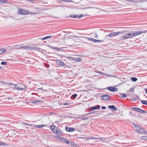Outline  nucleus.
<instances>
[{
  "instance_id": "1",
  "label": "nucleus",
  "mask_w": 147,
  "mask_h": 147,
  "mask_svg": "<svg viewBox=\"0 0 147 147\" xmlns=\"http://www.w3.org/2000/svg\"><path fill=\"white\" fill-rule=\"evenodd\" d=\"M136 130V131L140 134H147V132L139 125L137 126Z\"/></svg>"
},
{
  "instance_id": "2",
  "label": "nucleus",
  "mask_w": 147,
  "mask_h": 147,
  "mask_svg": "<svg viewBox=\"0 0 147 147\" xmlns=\"http://www.w3.org/2000/svg\"><path fill=\"white\" fill-rule=\"evenodd\" d=\"M136 36L135 33H134V32H131L126 34L123 37V39L126 38H130L133 36Z\"/></svg>"
},
{
  "instance_id": "3",
  "label": "nucleus",
  "mask_w": 147,
  "mask_h": 147,
  "mask_svg": "<svg viewBox=\"0 0 147 147\" xmlns=\"http://www.w3.org/2000/svg\"><path fill=\"white\" fill-rule=\"evenodd\" d=\"M16 88L20 90H22L25 89L26 87L25 86L22 84H19L18 85L15 86Z\"/></svg>"
},
{
  "instance_id": "4",
  "label": "nucleus",
  "mask_w": 147,
  "mask_h": 147,
  "mask_svg": "<svg viewBox=\"0 0 147 147\" xmlns=\"http://www.w3.org/2000/svg\"><path fill=\"white\" fill-rule=\"evenodd\" d=\"M107 89L112 92H116L117 90V88L112 86L109 87Z\"/></svg>"
},
{
  "instance_id": "5",
  "label": "nucleus",
  "mask_w": 147,
  "mask_h": 147,
  "mask_svg": "<svg viewBox=\"0 0 147 147\" xmlns=\"http://www.w3.org/2000/svg\"><path fill=\"white\" fill-rule=\"evenodd\" d=\"M50 128L54 133H55L57 132V130H58L57 127L54 125H51L50 127Z\"/></svg>"
},
{
  "instance_id": "6",
  "label": "nucleus",
  "mask_w": 147,
  "mask_h": 147,
  "mask_svg": "<svg viewBox=\"0 0 147 147\" xmlns=\"http://www.w3.org/2000/svg\"><path fill=\"white\" fill-rule=\"evenodd\" d=\"M56 63L58 65L61 66H64L65 65V63L62 61L59 60H58L56 61Z\"/></svg>"
},
{
  "instance_id": "7",
  "label": "nucleus",
  "mask_w": 147,
  "mask_h": 147,
  "mask_svg": "<svg viewBox=\"0 0 147 147\" xmlns=\"http://www.w3.org/2000/svg\"><path fill=\"white\" fill-rule=\"evenodd\" d=\"M119 34V32H111L109 34V35H107V36H110V37H112L113 36H115L116 35H118Z\"/></svg>"
},
{
  "instance_id": "8",
  "label": "nucleus",
  "mask_w": 147,
  "mask_h": 147,
  "mask_svg": "<svg viewBox=\"0 0 147 147\" xmlns=\"http://www.w3.org/2000/svg\"><path fill=\"white\" fill-rule=\"evenodd\" d=\"M110 96L107 95H104L101 97V99L104 100H106L109 99Z\"/></svg>"
},
{
  "instance_id": "9",
  "label": "nucleus",
  "mask_w": 147,
  "mask_h": 147,
  "mask_svg": "<svg viewBox=\"0 0 147 147\" xmlns=\"http://www.w3.org/2000/svg\"><path fill=\"white\" fill-rule=\"evenodd\" d=\"M65 129L68 132H73L75 130V129L72 127H66Z\"/></svg>"
},
{
  "instance_id": "10",
  "label": "nucleus",
  "mask_w": 147,
  "mask_h": 147,
  "mask_svg": "<svg viewBox=\"0 0 147 147\" xmlns=\"http://www.w3.org/2000/svg\"><path fill=\"white\" fill-rule=\"evenodd\" d=\"M100 108V105H97L94 107H92L91 108V111H93L96 109H98Z\"/></svg>"
},
{
  "instance_id": "11",
  "label": "nucleus",
  "mask_w": 147,
  "mask_h": 147,
  "mask_svg": "<svg viewBox=\"0 0 147 147\" xmlns=\"http://www.w3.org/2000/svg\"><path fill=\"white\" fill-rule=\"evenodd\" d=\"M82 16V15H80L79 16L78 15H70V17L71 18H81Z\"/></svg>"
},
{
  "instance_id": "12",
  "label": "nucleus",
  "mask_w": 147,
  "mask_h": 147,
  "mask_svg": "<svg viewBox=\"0 0 147 147\" xmlns=\"http://www.w3.org/2000/svg\"><path fill=\"white\" fill-rule=\"evenodd\" d=\"M109 109H112V111H115L117 110V108L115 107L114 105H109L108 106Z\"/></svg>"
},
{
  "instance_id": "13",
  "label": "nucleus",
  "mask_w": 147,
  "mask_h": 147,
  "mask_svg": "<svg viewBox=\"0 0 147 147\" xmlns=\"http://www.w3.org/2000/svg\"><path fill=\"white\" fill-rule=\"evenodd\" d=\"M22 49H26L28 50L31 49L32 47L29 46H22Z\"/></svg>"
},
{
  "instance_id": "14",
  "label": "nucleus",
  "mask_w": 147,
  "mask_h": 147,
  "mask_svg": "<svg viewBox=\"0 0 147 147\" xmlns=\"http://www.w3.org/2000/svg\"><path fill=\"white\" fill-rule=\"evenodd\" d=\"M62 140V141H63V142H64L65 141H66V143L68 144L70 143V141L69 140H67L66 139L63 138H60Z\"/></svg>"
},
{
  "instance_id": "15",
  "label": "nucleus",
  "mask_w": 147,
  "mask_h": 147,
  "mask_svg": "<svg viewBox=\"0 0 147 147\" xmlns=\"http://www.w3.org/2000/svg\"><path fill=\"white\" fill-rule=\"evenodd\" d=\"M32 50H36L38 51H40L41 49L37 47H32Z\"/></svg>"
},
{
  "instance_id": "16",
  "label": "nucleus",
  "mask_w": 147,
  "mask_h": 147,
  "mask_svg": "<svg viewBox=\"0 0 147 147\" xmlns=\"http://www.w3.org/2000/svg\"><path fill=\"white\" fill-rule=\"evenodd\" d=\"M98 111L92 112L90 113H88L86 114L83 115H95L96 114V113Z\"/></svg>"
},
{
  "instance_id": "17",
  "label": "nucleus",
  "mask_w": 147,
  "mask_h": 147,
  "mask_svg": "<svg viewBox=\"0 0 147 147\" xmlns=\"http://www.w3.org/2000/svg\"><path fill=\"white\" fill-rule=\"evenodd\" d=\"M46 125H35L34 126H33V127H39V128H42L43 127H45Z\"/></svg>"
},
{
  "instance_id": "18",
  "label": "nucleus",
  "mask_w": 147,
  "mask_h": 147,
  "mask_svg": "<svg viewBox=\"0 0 147 147\" xmlns=\"http://www.w3.org/2000/svg\"><path fill=\"white\" fill-rule=\"evenodd\" d=\"M134 33H135L136 36V35L140 34L142 33V32L140 31H133Z\"/></svg>"
},
{
  "instance_id": "19",
  "label": "nucleus",
  "mask_w": 147,
  "mask_h": 147,
  "mask_svg": "<svg viewBox=\"0 0 147 147\" xmlns=\"http://www.w3.org/2000/svg\"><path fill=\"white\" fill-rule=\"evenodd\" d=\"M55 133L58 135H61L62 134L63 132H61V130L58 129V130Z\"/></svg>"
},
{
  "instance_id": "20",
  "label": "nucleus",
  "mask_w": 147,
  "mask_h": 147,
  "mask_svg": "<svg viewBox=\"0 0 147 147\" xmlns=\"http://www.w3.org/2000/svg\"><path fill=\"white\" fill-rule=\"evenodd\" d=\"M104 40H105L104 39H103L102 40H100L95 39H94L93 38V41H94L95 42H104Z\"/></svg>"
},
{
  "instance_id": "21",
  "label": "nucleus",
  "mask_w": 147,
  "mask_h": 147,
  "mask_svg": "<svg viewBox=\"0 0 147 147\" xmlns=\"http://www.w3.org/2000/svg\"><path fill=\"white\" fill-rule=\"evenodd\" d=\"M120 95L121 96V98H125L127 97V95L125 94L121 93Z\"/></svg>"
},
{
  "instance_id": "22",
  "label": "nucleus",
  "mask_w": 147,
  "mask_h": 147,
  "mask_svg": "<svg viewBox=\"0 0 147 147\" xmlns=\"http://www.w3.org/2000/svg\"><path fill=\"white\" fill-rule=\"evenodd\" d=\"M7 50V49H6L4 50L3 49H0V54H2L5 52Z\"/></svg>"
},
{
  "instance_id": "23",
  "label": "nucleus",
  "mask_w": 147,
  "mask_h": 147,
  "mask_svg": "<svg viewBox=\"0 0 147 147\" xmlns=\"http://www.w3.org/2000/svg\"><path fill=\"white\" fill-rule=\"evenodd\" d=\"M131 80L132 81L135 82L138 79L135 77H132L131 78Z\"/></svg>"
},
{
  "instance_id": "24",
  "label": "nucleus",
  "mask_w": 147,
  "mask_h": 147,
  "mask_svg": "<svg viewBox=\"0 0 147 147\" xmlns=\"http://www.w3.org/2000/svg\"><path fill=\"white\" fill-rule=\"evenodd\" d=\"M52 37V36H47L46 37H44V38H43L41 39L42 40H44L46 39H47L49 38H51Z\"/></svg>"
},
{
  "instance_id": "25",
  "label": "nucleus",
  "mask_w": 147,
  "mask_h": 147,
  "mask_svg": "<svg viewBox=\"0 0 147 147\" xmlns=\"http://www.w3.org/2000/svg\"><path fill=\"white\" fill-rule=\"evenodd\" d=\"M41 101L39 100H36L32 101L31 103H36L38 102H40Z\"/></svg>"
},
{
  "instance_id": "26",
  "label": "nucleus",
  "mask_w": 147,
  "mask_h": 147,
  "mask_svg": "<svg viewBox=\"0 0 147 147\" xmlns=\"http://www.w3.org/2000/svg\"><path fill=\"white\" fill-rule=\"evenodd\" d=\"M51 47V49H54L58 50L59 51L61 50V48H57V47H54L53 46Z\"/></svg>"
},
{
  "instance_id": "27",
  "label": "nucleus",
  "mask_w": 147,
  "mask_h": 147,
  "mask_svg": "<svg viewBox=\"0 0 147 147\" xmlns=\"http://www.w3.org/2000/svg\"><path fill=\"white\" fill-rule=\"evenodd\" d=\"M77 96V94H73L71 96V98L72 99H74Z\"/></svg>"
},
{
  "instance_id": "28",
  "label": "nucleus",
  "mask_w": 147,
  "mask_h": 147,
  "mask_svg": "<svg viewBox=\"0 0 147 147\" xmlns=\"http://www.w3.org/2000/svg\"><path fill=\"white\" fill-rule=\"evenodd\" d=\"M24 11H23L22 9L19 10L18 11V13L20 14L24 15Z\"/></svg>"
},
{
  "instance_id": "29",
  "label": "nucleus",
  "mask_w": 147,
  "mask_h": 147,
  "mask_svg": "<svg viewBox=\"0 0 147 147\" xmlns=\"http://www.w3.org/2000/svg\"><path fill=\"white\" fill-rule=\"evenodd\" d=\"M139 108H138L137 107H133L131 108V109L133 110H134L136 111H137L138 112V111H139Z\"/></svg>"
},
{
  "instance_id": "30",
  "label": "nucleus",
  "mask_w": 147,
  "mask_h": 147,
  "mask_svg": "<svg viewBox=\"0 0 147 147\" xmlns=\"http://www.w3.org/2000/svg\"><path fill=\"white\" fill-rule=\"evenodd\" d=\"M138 112L142 113H146L145 111L143 110L140 108H139V111H138Z\"/></svg>"
},
{
  "instance_id": "31",
  "label": "nucleus",
  "mask_w": 147,
  "mask_h": 147,
  "mask_svg": "<svg viewBox=\"0 0 147 147\" xmlns=\"http://www.w3.org/2000/svg\"><path fill=\"white\" fill-rule=\"evenodd\" d=\"M17 46V45H15L14 46H13L12 47H10V48H9L10 49L9 50H12L15 49H17L16 48V47Z\"/></svg>"
},
{
  "instance_id": "32",
  "label": "nucleus",
  "mask_w": 147,
  "mask_h": 147,
  "mask_svg": "<svg viewBox=\"0 0 147 147\" xmlns=\"http://www.w3.org/2000/svg\"><path fill=\"white\" fill-rule=\"evenodd\" d=\"M141 103L143 104L147 105V100H142L141 101Z\"/></svg>"
},
{
  "instance_id": "33",
  "label": "nucleus",
  "mask_w": 147,
  "mask_h": 147,
  "mask_svg": "<svg viewBox=\"0 0 147 147\" xmlns=\"http://www.w3.org/2000/svg\"><path fill=\"white\" fill-rule=\"evenodd\" d=\"M81 60L82 58H76L75 61H76L77 62H80L81 61Z\"/></svg>"
},
{
  "instance_id": "34",
  "label": "nucleus",
  "mask_w": 147,
  "mask_h": 147,
  "mask_svg": "<svg viewBox=\"0 0 147 147\" xmlns=\"http://www.w3.org/2000/svg\"><path fill=\"white\" fill-rule=\"evenodd\" d=\"M23 124H24L25 125H26L28 126H32V125H31L30 124L28 123H23Z\"/></svg>"
},
{
  "instance_id": "35",
  "label": "nucleus",
  "mask_w": 147,
  "mask_h": 147,
  "mask_svg": "<svg viewBox=\"0 0 147 147\" xmlns=\"http://www.w3.org/2000/svg\"><path fill=\"white\" fill-rule=\"evenodd\" d=\"M81 119L82 120H85L88 119V118L86 117H81Z\"/></svg>"
},
{
  "instance_id": "36",
  "label": "nucleus",
  "mask_w": 147,
  "mask_h": 147,
  "mask_svg": "<svg viewBox=\"0 0 147 147\" xmlns=\"http://www.w3.org/2000/svg\"><path fill=\"white\" fill-rule=\"evenodd\" d=\"M91 138V139L95 140H97V139L101 140L100 138H96V137H92V138Z\"/></svg>"
},
{
  "instance_id": "37",
  "label": "nucleus",
  "mask_w": 147,
  "mask_h": 147,
  "mask_svg": "<svg viewBox=\"0 0 147 147\" xmlns=\"http://www.w3.org/2000/svg\"><path fill=\"white\" fill-rule=\"evenodd\" d=\"M1 64L2 65H6L7 64V63L6 62H2L1 63Z\"/></svg>"
},
{
  "instance_id": "38",
  "label": "nucleus",
  "mask_w": 147,
  "mask_h": 147,
  "mask_svg": "<svg viewBox=\"0 0 147 147\" xmlns=\"http://www.w3.org/2000/svg\"><path fill=\"white\" fill-rule=\"evenodd\" d=\"M129 1L132 2H136V3H138L140 2L138 1H135L133 0H129Z\"/></svg>"
},
{
  "instance_id": "39",
  "label": "nucleus",
  "mask_w": 147,
  "mask_h": 147,
  "mask_svg": "<svg viewBox=\"0 0 147 147\" xmlns=\"http://www.w3.org/2000/svg\"><path fill=\"white\" fill-rule=\"evenodd\" d=\"M24 13V15H27L28 14V12L27 11H24L23 12Z\"/></svg>"
},
{
  "instance_id": "40",
  "label": "nucleus",
  "mask_w": 147,
  "mask_h": 147,
  "mask_svg": "<svg viewBox=\"0 0 147 147\" xmlns=\"http://www.w3.org/2000/svg\"><path fill=\"white\" fill-rule=\"evenodd\" d=\"M6 0H0V2L2 3H5L6 2Z\"/></svg>"
},
{
  "instance_id": "41",
  "label": "nucleus",
  "mask_w": 147,
  "mask_h": 147,
  "mask_svg": "<svg viewBox=\"0 0 147 147\" xmlns=\"http://www.w3.org/2000/svg\"><path fill=\"white\" fill-rule=\"evenodd\" d=\"M95 72H97L98 73H99V74H103V72H101L100 71H95Z\"/></svg>"
},
{
  "instance_id": "42",
  "label": "nucleus",
  "mask_w": 147,
  "mask_h": 147,
  "mask_svg": "<svg viewBox=\"0 0 147 147\" xmlns=\"http://www.w3.org/2000/svg\"><path fill=\"white\" fill-rule=\"evenodd\" d=\"M134 90V88H131L130 90L128 91L129 92H133Z\"/></svg>"
},
{
  "instance_id": "43",
  "label": "nucleus",
  "mask_w": 147,
  "mask_h": 147,
  "mask_svg": "<svg viewBox=\"0 0 147 147\" xmlns=\"http://www.w3.org/2000/svg\"><path fill=\"white\" fill-rule=\"evenodd\" d=\"M1 145L5 146V145H6V144L5 143H2L1 142H0V146H1Z\"/></svg>"
},
{
  "instance_id": "44",
  "label": "nucleus",
  "mask_w": 147,
  "mask_h": 147,
  "mask_svg": "<svg viewBox=\"0 0 147 147\" xmlns=\"http://www.w3.org/2000/svg\"><path fill=\"white\" fill-rule=\"evenodd\" d=\"M142 138L144 140H147V136H143Z\"/></svg>"
},
{
  "instance_id": "45",
  "label": "nucleus",
  "mask_w": 147,
  "mask_h": 147,
  "mask_svg": "<svg viewBox=\"0 0 147 147\" xmlns=\"http://www.w3.org/2000/svg\"><path fill=\"white\" fill-rule=\"evenodd\" d=\"M132 125L134 126H135V127L136 128H136L137 126H138L139 125H137L136 123H133L132 124Z\"/></svg>"
},
{
  "instance_id": "46",
  "label": "nucleus",
  "mask_w": 147,
  "mask_h": 147,
  "mask_svg": "<svg viewBox=\"0 0 147 147\" xmlns=\"http://www.w3.org/2000/svg\"><path fill=\"white\" fill-rule=\"evenodd\" d=\"M64 2H72V1H71L70 0H64Z\"/></svg>"
},
{
  "instance_id": "47",
  "label": "nucleus",
  "mask_w": 147,
  "mask_h": 147,
  "mask_svg": "<svg viewBox=\"0 0 147 147\" xmlns=\"http://www.w3.org/2000/svg\"><path fill=\"white\" fill-rule=\"evenodd\" d=\"M94 36L95 38H98V35L96 33H95Z\"/></svg>"
},
{
  "instance_id": "48",
  "label": "nucleus",
  "mask_w": 147,
  "mask_h": 147,
  "mask_svg": "<svg viewBox=\"0 0 147 147\" xmlns=\"http://www.w3.org/2000/svg\"><path fill=\"white\" fill-rule=\"evenodd\" d=\"M88 39L89 41H93V38H88Z\"/></svg>"
},
{
  "instance_id": "49",
  "label": "nucleus",
  "mask_w": 147,
  "mask_h": 147,
  "mask_svg": "<svg viewBox=\"0 0 147 147\" xmlns=\"http://www.w3.org/2000/svg\"><path fill=\"white\" fill-rule=\"evenodd\" d=\"M71 59L70 60H71L73 61H75L76 58H74V57H71Z\"/></svg>"
},
{
  "instance_id": "50",
  "label": "nucleus",
  "mask_w": 147,
  "mask_h": 147,
  "mask_svg": "<svg viewBox=\"0 0 147 147\" xmlns=\"http://www.w3.org/2000/svg\"><path fill=\"white\" fill-rule=\"evenodd\" d=\"M91 138H92V137H87L86 138V140H89L90 139H91Z\"/></svg>"
},
{
  "instance_id": "51",
  "label": "nucleus",
  "mask_w": 147,
  "mask_h": 147,
  "mask_svg": "<svg viewBox=\"0 0 147 147\" xmlns=\"http://www.w3.org/2000/svg\"><path fill=\"white\" fill-rule=\"evenodd\" d=\"M101 108L103 109H105L106 108V107L105 106H102L101 107Z\"/></svg>"
},
{
  "instance_id": "52",
  "label": "nucleus",
  "mask_w": 147,
  "mask_h": 147,
  "mask_svg": "<svg viewBox=\"0 0 147 147\" xmlns=\"http://www.w3.org/2000/svg\"><path fill=\"white\" fill-rule=\"evenodd\" d=\"M1 82L2 83H3L4 84H7V83H5V82H4L3 81H1Z\"/></svg>"
},
{
  "instance_id": "53",
  "label": "nucleus",
  "mask_w": 147,
  "mask_h": 147,
  "mask_svg": "<svg viewBox=\"0 0 147 147\" xmlns=\"http://www.w3.org/2000/svg\"><path fill=\"white\" fill-rule=\"evenodd\" d=\"M22 46H21L20 47H19V48H16V49H22Z\"/></svg>"
},
{
  "instance_id": "54",
  "label": "nucleus",
  "mask_w": 147,
  "mask_h": 147,
  "mask_svg": "<svg viewBox=\"0 0 147 147\" xmlns=\"http://www.w3.org/2000/svg\"><path fill=\"white\" fill-rule=\"evenodd\" d=\"M68 104V103H65L64 104V105H67Z\"/></svg>"
},
{
  "instance_id": "55",
  "label": "nucleus",
  "mask_w": 147,
  "mask_h": 147,
  "mask_svg": "<svg viewBox=\"0 0 147 147\" xmlns=\"http://www.w3.org/2000/svg\"><path fill=\"white\" fill-rule=\"evenodd\" d=\"M71 57H67V58H68V59H71Z\"/></svg>"
},
{
  "instance_id": "56",
  "label": "nucleus",
  "mask_w": 147,
  "mask_h": 147,
  "mask_svg": "<svg viewBox=\"0 0 147 147\" xmlns=\"http://www.w3.org/2000/svg\"><path fill=\"white\" fill-rule=\"evenodd\" d=\"M46 66L47 67H49L50 65H49L48 64L47 65H46Z\"/></svg>"
},
{
  "instance_id": "57",
  "label": "nucleus",
  "mask_w": 147,
  "mask_h": 147,
  "mask_svg": "<svg viewBox=\"0 0 147 147\" xmlns=\"http://www.w3.org/2000/svg\"><path fill=\"white\" fill-rule=\"evenodd\" d=\"M29 1L32 2L34 1V0H29Z\"/></svg>"
},
{
  "instance_id": "58",
  "label": "nucleus",
  "mask_w": 147,
  "mask_h": 147,
  "mask_svg": "<svg viewBox=\"0 0 147 147\" xmlns=\"http://www.w3.org/2000/svg\"><path fill=\"white\" fill-rule=\"evenodd\" d=\"M133 99V100L134 101V100H136V99H135V98H134Z\"/></svg>"
},
{
  "instance_id": "59",
  "label": "nucleus",
  "mask_w": 147,
  "mask_h": 147,
  "mask_svg": "<svg viewBox=\"0 0 147 147\" xmlns=\"http://www.w3.org/2000/svg\"><path fill=\"white\" fill-rule=\"evenodd\" d=\"M37 89L38 90H39V89H41V90H42V88H38Z\"/></svg>"
},
{
  "instance_id": "60",
  "label": "nucleus",
  "mask_w": 147,
  "mask_h": 147,
  "mask_svg": "<svg viewBox=\"0 0 147 147\" xmlns=\"http://www.w3.org/2000/svg\"><path fill=\"white\" fill-rule=\"evenodd\" d=\"M59 0L60 1H62V2H64V0Z\"/></svg>"
},
{
  "instance_id": "61",
  "label": "nucleus",
  "mask_w": 147,
  "mask_h": 147,
  "mask_svg": "<svg viewBox=\"0 0 147 147\" xmlns=\"http://www.w3.org/2000/svg\"><path fill=\"white\" fill-rule=\"evenodd\" d=\"M123 84V83L121 82H120V84Z\"/></svg>"
},
{
  "instance_id": "62",
  "label": "nucleus",
  "mask_w": 147,
  "mask_h": 147,
  "mask_svg": "<svg viewBox=\"0 0 147 147\" xmlns=\"http://www.w3.org/2000/svg\"><path fill=\"white\" fill-rule=\"evenodd\" d=\"M9 85H12V83H9Z\"/></svg>"
},
{
  "instance_id": "63",
  "label": "nucleus",
  "mask_w": 147,
  "mask_h": 147,
  "mask_svg": "<svg viewBox=\"0 0 147 147\" xmlns=\"http://www.w3.org/2000/svg\"><path fill=\"white\" fill-rule=\"evenodd\" d=\"M120 33H122L123 32H122V31H120Z\"/></svg>"
},
{
  "instance_id": "64",
  "label": "nucleus",
  "mask_w": 147,
  "mask_h": 147,
  "mask_svg": "<svg viewBox=\"0 0 147 147\" xmlns=\"http://www.w3.org/2000/svg\"><path fill=\"white\" fill-rule=\"evenodd\" d=\"M146 94H147V89L146 90Z\"/></svg>"
}]
</instances>
